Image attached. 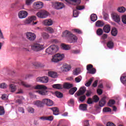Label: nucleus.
<instances>
[{"instance_id":"nucleus-1","label":"nucleus","mask_w":126,"mask_h":126,"mask_svg":"<svg viewBox=\"0 0 126 126\" xmlns=\"http://www.w3.org/2000/svg\"><path fill=\"white\" fill-rule=\"evenodd\" d=\"M33 89H39V90L36 91V93H38L39 95L42 96H46L48 95V92L49 91H47L48 87H46L44 85H37L36 86L33 87Z\"/></svg>"},{"instance_id":"nucleus-2","label":"nucleus","mask_w":126,"mask_h":126,"mask_svg":"<svg viewBox=\"0 0 126 126\" xmlns=\"http://www.w3.org/2000/svg\"><path fill=\"white\" fill-rule=\"evenodd\" d=\"M63 36L67 38L69 43H75L77 41V37L68 31H65L63 33Z\"/></svg>"},{"instance_id":"nucleus-3","label":"nucleus","mask_w":126,"mask_h":126,"mask_svg":"<svg viewBox=\"0 0 126 126\" xmlns=\"http://www.w3.org/2000/svg\"><path fill=\"white\" fill-rule=\"evenodd\" d=\"M58 51H59V46L56 45H52L46 50V53L49 55H54V54H56Z\"/></svg>"},{"instance_id":"nucleus-4","label":"nucleus","mask_w":126,"mask_h":126,"mask_svg":"<svg viewBox=\"0 0 126 126\" xmlns=\"http://www.w3.org/2000/svg\"><path fill=\"white\" fill-rule=\"evenodd\" d=\"M64 58V55L63 54L58 53L54 55L51 61L53 63H59V62L62 61Z\"/></svg>"},{"instance_id":"nucleus-5","label":"nucleus","mask_w":126,"mask_h":126,"mask_svg":"<svg viewBox=\"0 0 126 126\" xmlns=\"http://www.w3.org/2000/svg\"><path fill=\"white\" fill-rule=\"evenodd\" d=\"M31 48L32 51L39 52V51H41L44 49V46L39 43H35L32 45Z\"/></svg>"},{"instance_id":"nucleus-6","label":"nucleus","mask_w":126,"mask_h":126,"mask_svg":"<svg viewBox=\"0 0 126 126\" xmlns=\"http://www.w3.org/2000/svg\"><path fill=\"white\" fill-rule=\"evenodd\" d=\"M36 15L39 18H46L48 16V12L41 10L36 13Z\"/></svg>"},{"instance_id":"nucleus-7","label":"nucleus","mask_w":126,"mask_h":126,"mask_svg":"<svg viewBox=\"0 0 126 126\" xmlns=\"http://www.w3.org/2000/svg\"><path fill=\"white\" fill-rule=\"evenodd\" d=\"M87 70L88 71V73L90 74H95L96 73V69L93 67V65L91 64L87 65Z\"/></svg>"},{"instance_id":"nucleus-8","label":"nucleus","mask_w":126,"mask_h":126,"mask_svg":"<svg viewBox=\"0 0 126 126\" xmlns=\"http://www.w3.org/2000/svg\"><path fill=\"white\" fill-rule=\"evenodd\" d=\"M76 8L77 10H74L73 12V16H74V17H77V16H78L79 12L78 10H82V9H84V8H85V7L84 6V5H78L76 6Z\"/></svg>"},{"instance_id":"nucleus-9","label":"nucleus","mask_w":126,"mask_h":126,"mask_svg":"<svg viewBox=\"0 0 126 126\" xmlns=\"http://www.w3.org/2000/svg\"><path fill=\"white\" fill-rule=\"evenodd\" d=\"M111 17L113 19L114 21L117 22V23H120L121 22V17L117 13H113L111 14Z\"/></svg>"},{"instance_id":"nucleus-10","label":"nucleus","mask_w":126,"mask_h":126,"mask_svg":"<svg viewBox=\"0 0 126 126\" xmlns=\"http://www.w3.org/2000/svg\"><path fill=\"white\" fill-rule=\"evenodd\" d=\"M43 105H46L48 107H51L54 105L53 100L49 98H44L42 99Z\"/></svg>"},{"instance_id":"nucleus-11","label":"nucleus","mask_w":126,"mask_h":126,"mask_svg":"<svg viewBox=\"0 0 126 126\" xmlns=\"http://www.w3.org/2000/svg\"><path fill=\"white\" fill-rule=\"evenodd\" d=\"M86 91V88L85 87H82L80 88L79 91H78L75 94V97H77V96H81L84 95Z\"/></svg>"},{"instance_id":"nucleus-12","label":"nucleus","mask_w":126,"mask_h":126,"mask_svg":"<svg viewBox=\"0 0 126 126\" xmlns=\"http://www.w3.org/2000/svg\"><path fill=\"white\" fill-rule=\"evenodd\" d=\"M37 82H41L42 83H48L49 78L47 76L39 77L36 78Z\"/></svg>"},{"instance_id":"nucleus-13","label":"nucleus","mask_w":126,"mask_h":126,"mask_svg":"<svg viewBox=\"0 0 126 126\" xmlns=\"http://www.w3.org/2000/svg\"><path fill=\"white\" fill-rule=\"evenodd\" d=\"M26 37L30 41H34L36 39V35L34 33L28 32L26 33Z\"/></svg>"},{"instance_id":"nucleus-14","label":"nucleus","mask_w":126,"mask_h":126,"mask_svg":"<svg viewBox=\"0 0 126 126\" xmlns=\"http://www.w3.org/2000/svg\"><path fill=\"white\" fill-rule=\"evenodd\" d=\"M67 3L69 4H72L73 5H78L81 3V0H65Z\"/></svg>"},{"instance_id":"nucleus-15","label":"nucleus","mask_w":126,"mask_h":126,"mask_svg":"<svg viewBox=\"0 0 126 126\" xmlns=\"http://www.w3.org/2000/svg\"><path fill=\"white\" fill-rule=\"evenodd\" d=\"M28 16V12L25 10L20 11L18 13L19 18L22 19L23 18H26Z\"/></svg>"},{"instance_id":"nucleus-16","label":"nucleus","mask_w":126,"mask_h":126,"mask_svg":"<svg viewBox=\"0 0 126 126\" xmlns=\"http://www.w3.org/2000/svg\"><path fill=\"white\" fill-rule=\"evenodd\" d=\"M54 6L56 9H63L64 7V4L61 2H56L54 4Z\"/></svg>"},{"instance_id":"nucleus-17","label":"nucleus","mask_w":126,"mask_h":126,"mask_svg":"<svg viewBox=\"0 0 126 126\" xmlns=\"http://www.w3.org/2000/svg\"><path fill=\"white\" fill-rule=\"evenodd\" d=\"M61 69L63 72L69 71V70L71 69V66H70V65L65 64L61 67Z\"/></svg>"},{"instance_id":"nucleus-18","label":"nucleus","mask_w":126,"mask_h":126,"mask_svg":"<svg viewBox=\"0 0 126 126\" xmlns=\"http://www.w3.org/2000/svg\"><path fill=\"white\" fill-rule=\"evenodd\" d=\"M44 4L43 2L37 1L34 3V7L35 9H40L43 7Z\"/></svg>"},{"instance_id":"nucleus-19","label":"nucleus","mask_w":126,"mask_h":126,"mask_svg":"<svg viewBox=\"0 0 126 126\" xmlns=\"http://www.w3.org/2000/svg\"><path fill=\"white\" fill-rule=\"evenodd\" d=\"M33 105L38 107V108H43L44 104L42 101L36 100L33 102Z\"/></svg>"},{"instance_id":"nucleus-20","label":"nucleus","mask_w":126,"mask_h":126,"mask_svg":"<svg viewBox=\"0 0 126 126\" xmlns=\"http://www.w3.org/2000/svg\"><path fill=\"white\" fill-rule=\"evenodd\" d=\"M42 23L45 26H51V25H53V21L51 19H46L44 20Z\"/></svg>"},{"instance_id":"nucleus-21","label":"nucleus","mask_w":126,"mask_h":126,"mask_svg":"<svg viewBox=\"0 0 126 126\" xmlns=\"http://www.w3.org/2000/svg\"><path fill=\"white\" fill-rule=\"evenodd\" d=\"M37 19V18L35 16H32V17H30L28 19H27L26 20V23L27 24H30L32 21H35Z\"/></svg>"},{"instance_id":"nucleus-22","label":"nucleus","mask_w":126,"mask_h":126,"mask_svg":"<svg viewBox=\"0 0 126 126\" xmlns=\"http://www.w3.org/2000/svg\"><path fill=\"white\" fill-rule=\"evenodd\" d=\"M104 33H110L111 31V26L109 25H106L103 27V29Z\"/></svg>"},{"instance_id":"nucleus-23","label":"nucleus","mask_w":126,"mask_h":126,"mask_svg":"<svg viewBox=\"0 0 126 126\" xmlns=\"http://www.w3.org/2000/svg\"><path fill=\"white\" fill-rule=\"evenodd\" d=\"M106 104V97H103L99 102L100 107H104Z\"/></svg>"},{"instance_id":"nucleus-24","label":"nucleus","mask_w":126,"mask_h":126,"mask_svg":"<svg viewBox=\"0 0 126 126\" xmlns=\"http://www.w3.org/2000/svg\"><path fill=\"white\" fill-rule=\"evenodd\" d=\"M63 87L65 89H70V88L73 87V85L69 83H65L64 84Z\"/></svg>"},{"instance_id":"nucleus-25","label":"nucleus","mask_w":126,"mask_h":126,"mask_svg":"<svg viewBox=\"0 0 126 126\" xmlns=\"http://www.w3.org/2000/svg\"><path fill=\"white\" fill-rule=\"evenodd\" d=\"M48 75L52 78H56L58 77V74H57V72L54 71H49Z\"/></svg>"},{"instance_id":"nucleus-26","label":"nucleus","mask_w":126,"mask_h":126,"mask_svg":"<svg viewBox=\"0 0 126 126\" xmlns=\"http://www.w3.org/2000/svg\"><path fill=\"white\" fill-rule=\"evenodd\" d=\"M79 110L82 111H86L87 110V104H81L79 105Z\"/></svg>"},{"instance_id":"nucleus-27","label":"nucleus","mask_w":126,"mask_h":126,"mask_svg":"<svg viewBox=\"0 0 126 126\" xmlns=\"http://www.w3.org/2000/svg\"><path fill=\"white\" fill-rule=\"evenodd\" d=\"M51 109L53 111V115L55 116H58L59 115V108L57 107L51 108Z\"/></svg>"},{"instance_id":"nucleus-28","label":"nucleus","mask_w":126,"mask_h":126,"mask_svg":"<svg viewBox=\"0 0 126 126\" xmlns=\"http://www.w3.org/2000/svg\"><path fill=\"white\" fill-rule=\"evenodd\" d=\"M107 48L109 49H113L114 48V44L113 41L110 40L107 43Z\"/></svg>"},{"instance_id":"nucleus-29","label":"nucleus","mask_w":126,"mask_h":126,"mask_svg":"<svg viewBox=\"0 0 126 126\" xmlns=\"http://www.w3.org/2000/svg\"><path fill=\"white\" fill-rule=\"evenodd\" d=\"M9 89L11 92H15V91H16V85L14 84H10L9 85Z\"/></svg>"},{"instance_id":"nucleus-30","label":"nucleus","mask_w":126,"mask_h":126,"mask_svg":"<svg viewBox=\"0 0 126 126\" xmlns=\"http://www.w3.org/2000/svg\"><path fill=\"white\" fill-rule=\"evenodd\" d=\"M111 35L114 36L118 35V30L116 28H112L111 30Z\"/></svg>"},{"instance_id":"nucleus-31","label":"nucleus","mask_w":126,"mask_h":126,"mask_svg":"<svg viewBox=\"0 0 126 126\" xmlns=\"http://www.w3.org/2000/svg\"><path fill=\"white\" fill-rule=\"evenodd\" d=\"M76 91H77V88L73 87L69 90V93L70 95H73Z\"/></svg>"},{"instance_id":"nucleus-32","label":"nucleus","mask_w":126,"mask_h":126,"mask_svg":"<svg viewBox=\"0 0 126 126\" xmlns=\"http://www.w3.org/2000/svg\"><path fill=\"white\" fill-rule=\"evenodd\" d=\"M104 22L98 20L95 23V26L96 27H102L104 26Z\"/></svg>"},{"instance_id":"nucleus-33","label":"nucleus","mask_w":126,"mask_h":126,"mask_svg":"<svg viewBox=\"0 0 126 126\" xmlns=\"http://www.w3.org/2000/svg\"><path fill=\"white\" fill-rule=\"evenodd\" d=\"M62 47L63 48V50H65V51H67L71 49V46L70 45H66L64 44H62Z\"/></svg>"},{"instance_id":"nucleus-34","label":"nucleus","mask_w":126,"mask_h":126,"mask_svg":"<svg viewBox=\"0 0 126 126\" xmlns=\"http://www.w3.org/2000/svg\"><path fill=\"white\" fill-rule=\"evenodd\" d=\"M52 87L55 89H63V85L60 84H54L52 86Z\"/></svg>"},{"instance_id":"nucleus-35","label":"nucleus","mask_w":126,"mask_h":126,"mask_svg":"<svg viewBox=\"0 0 126 126\" xmlns=\"http://www.w3.org/2000/svg\"><path fill=\"white\" fill-rule=\"evenodd\" d=\"M97 15L95 14H92L91 15V20L93 21V22H95L96 20H97Z\"/></svg>"},{"instance_id":"nucleus-36","label":"nucleus","mask_w":126,"mask_h":126,"mask_svg":"<svg viewBox=\"0 0 126 126\" xmlns=\"http://www.w3.org/2000/svg\"><path fill=\"white\" fill-rule=\"evenodd\" d=\"M126 11V8L124 6L119 7L118 8V11L121 13H124Z\"/></svg>"},{"instance_id":"nucleus-37","label":"nucleus","mask_w":126,"mask_h":126,"mask_svg":"<svg viewBox=\"0 0 126 126\" xmlns=\"http://www.w3.org/2000/svg\"><path fill=\"white\" fill-rule=\"evenodd\" d=\"M96 35L98 36H102L103 35V29L99 28L96 31Z\"/></svg>"},{"instance_id":"nucleus-38","label":"nucleus","mask_w":126,"mask_h":126,"mask_svg":"<svg viewBox=\"0 0 126 126\" xmlns=\"http://www.w3.org/2000/svg\"><path fill=\"white\" fill-rule=\"evenodd\" d=\"M21 84L24 87H27V88H28L29 87H32V86L31 85H29V84H27V83L24 82V81H21Z\"/></svg>"},{"instance_id":"nucleus-39","label":"nucleus","mask_w":126,"mask_h":126,"mask_svg":"<svg viewBox=\"0 0 126 126\" xmlns=\"http://www.w3.org/2000/svg\"><path fill=\"white\" fill-rule=\"evenodd\" d=\"M116 101L114 99H110L109 102H108V105L109 107H112L113 105H114Z\"/></svg>"},{"instance_id":"nucleus-40","label":"nucleus","mask_w":126,"mask_h":126,"mask_svg":"<svg viewBox=\"0 0 126 126\" xmlns=\"http://www.w3.org/2000/svg\"><path fill=\"white\" fill-rule=\"evenodd\" d=\"M28 112L30 114H34L35 109L31 107H28Z\"/></svg>"},{"instance_id":"nucleus-41","label":"nucleus","mask_w":126,"mask_h":126,"mask_svg":"<svg viewBox=\"0 0 126 126\" xmlns=\"http://www.w3.org/2000/svg\"><path fill=\"white\" fill-rule=\"evenodd\" d=\"M56 96L58 97V98H63V94L60 92H56L55 93Z\"/></svg>"},{"instance_id":"nucleus-42","label":"nucleus","mask_w":126,"mask_h":126,"mask_svg":"<svg viewBox=\"0 0 126 126\" xmlns=\"http://www.w3.org/2000/svg\"><path fill=\"white\" fill-rule=\"evenodd\" d=\"M80 73V69L79 68H76L73 72V74L74 75H78Z\"/></svg>"},{"instance_id":"nucleus-43","label":"nucleus","mask_w":126,"mask_h":126,"mask_svg":"<svg viewBox=\"0 0 126 126\" xmlns=\"http://www.w3.org/2000/svg\"><path fill=\"white\" fill-rule=\"evenodd\" d=\"M4 108L1 106H0V116L4 115Z\"/></svg>"},{"instance_id":"nucleus-44","label":"nucleus","mask_w":126,"mask_h":126,"mask_svg":"<svg viewBox=\"0 0 126 126\" xmlns=\"http://www.w3.org/2000/svg\"><path fill=\"white\" fill-rule=\"evenodd\" d=\"M92 81H93V79L92 78L90 79L89 81L85 84V86H87V87H89V86L91 85V83H92Z\"/></svg>"},{"instance_id":"nucleus-45","label":"nucleus","mask_w":126,"mask_h":126,"mask_svg":"<svg viewBox=\"0 0 126 126\" xmlns=\"http://www.w3.org/2000/svg\"><path fill=\"white\" fill-rule=\"evenodd\" d=\"M82 79V77H81V76H79L75 78V81L77 83H78L81 81Z\"/></svg>"},{"instance_id":"nucleus-46","label":"nucleus","mask_w":126,"mask_h":126,"mask_svg":"<svg viewBox=\"0 0 126 126\" xmlns=\"http://www.w3.org/2000/svg\"><path fill=\"white\" fill-rule=\"evenodd\" d=\"M42 36L44 39H49V34L46 33V32H43L42 33Z\"/></svg>"},{"instance_id":"nucleus-47","label":"nucleus","mask_w":126,"mask_h":126,"mask_svg":"<svg viewBox=\"0 0 126 126\" xmlns=\"http://www.w3.org/2000/svg\"><path fill=\"white\" fill-rule=\"evenodd\" d=\"M46 30L49 33H54V29L50 27L46 28Z\"/></svg>"},{"instance_id":"nucleus-48","label":"nucleus","mask_w":126,"mask_h":126,"mask_svg":"<svg viewBox=\"0 0 126 126\" xmlns=\"http://www.w3.org/2000/svg\"><path fill=\"white\" fill-rule=\"evenodd\" d=\"M93 100L94 101V102H95V103H97V102H99V96H98L96 95H95L93 96Z\"/></svg>"},{"instance_id":"nucleus-49","label":"nucleus","mask_w":126,"mask_h":126,"mask_svg":"<svg viewBox=\"0 0 126 126\" xmlns=\"http://www.w3.org/2000/svg\"><path fill=\"white\" fill-rule=\"evenodd\" d=\"M121 82L123 83V84L126 85V76H123L121 77Z\"/></svg>"},{"instance_id":"nucleus-50","label":"nucleus","mask_w":126,"mask_h":126,"mask_svg":"<svg viewBox=\"0 0 126 126\" xmlns=\"http://www.w3.org/2000/svg\"><path fill=\"white\" fill-rule=\"evenodd\" d=\"M85 99H86V95H83L80 96L79 101H80V102H83L85 100Z\"/></svg>"},{"instance_id":"nucleus-51","label":"nucleus","mask_w":126,"mask_h":126,"mask_svg":"<svg viewBox=\"0 0 126 126\" xmlns=\"http://www.w3.org/2000/svg\"><path fill=\"white\" fill-rule=\"evenodd\" d=\"M7 87V85L5 83H3L0 84V88L4 89Z\"/></svg>"},{"instance_id":"nucleus-52","label":"nucleus","mask_w":126,"mask_h":126,"mask_svg":"<svg viewBox=\"0 0 126 126\" xmlns=\"http://www.w3.org/2000/svg\"><path fill=\"white\" fill-rule=\"evenodd\" d=\"M7 98H8V95H7V94H2L1 99L2 100H7Z\"/></svg>"},{"instance_id":"nucleus-53","label":"nucleus","mask_w":126,"mask_h":126,"mask_svg":"<svg viewBox=\"0 0 126 126\" xmlns=\"http://www.w3.org/2000/svg\"><path fill=\"white\" fill-rule=\"evenodd\" d=\"M54 120V116H50L46 117V121H52Z\"/></svg>"},{"instance_id":"nucleus-54","label":"nucleus","mask_w":126,"mask_h":126,"mask_svg":"<svg viewBox=\"0 0 126 126\" xmlns=\"http://www.w3.org/2000/svg\"><path fill=\"white\" fill-rule=\"evenodd\" d=\"M122 22H123L124 24H126V15L122 16Z\"/></svg>"},{"instance_id":"nucleus-55","label":"nucleus","mask_w":126,"mask_h":126,"mask_svg":"<svg viewBox=\"0 0 126 126\" xmlns=\"http://www.w3.org/2000/svg\"><path fill=\"white\" fill-rule=\"evenodd\" d=\"M33 2V0H26V3L27 5H30Z\"/></svg>"},{"instance_id":"nucleus-56","label":"nucleus","mask_w":126,"mask_h":126,"mask_svg":"<svg viewBox=\"0 0 126 126\" xmlns=\"http://www.w3.org/2000/svg\"><path fill=\"white\" fill-rule=\"evenodd\" d=\"M103 112H111V108H109V107H105L103 108Z\"/></svg>"},{"instance_id":"nucleus-57","label":"nucleus","mask_w":126,"mask_h":126,"mask_svg":"<svg viewBox=\"0 0 126 126\" xmlns=\"http://www.w3.org/2000/svg\"><path fill=\"white\" fill-rule=\"evenodd\" d=\"M18 111L19 112H20V113H22V114H24V113H25L24 108H23V107H19Z\"/></svg>"},{"instance_id":"nucleus-58","label":"nucleus","mask_w":126,"mask_h":126,"mask_svg":"<svg viewBox=\"0 0 126 126\" xmlns=\"http://www.w3.org/2000/svg\"><path fill=\"white\" fill-rule=\"evenodd\" d=\"M107 38H108V34H107L106 33H104L101 36V39H102V40H106V39H107Z\"/></svg>"},{"instance_id":"nucleus-59","label":"nucleus","mask_w":126,"mask_h":126,"mask_svg":"<svg viewBox=\"0 0 126 126\" xmlns=\"http://www.w3.org/2000/svg\"><path fill=\"white\" fill-rule=\"evenodd\" d=\"M51 42L53 44H57V43H59V40L58 39H53L51 40Z\"/></svg>"},{"instance_id":"nucleus-60","label":"nucleus","mask_w":126,"mask_h":126,"mask_svg":"<svg viewBox=\"0 0 126 126\" xmlns=\"http://www.w3.org/2000/svg\"><path fill=\"white\" fill-rule=\"evenodd\" d=\"M97 85H98V80H96L93 84L92 86L93 87H96Z\"/></svg>"},{"instance_id":"nucleus-61","label":"nucleus","mask_w":126,"mask_h":126,"mask_svg":"<svg viewBox=\"0 0 126 126\" xmlns=\"http://www.w3.org/2000/svg\"><path fill=\"white\" fill-rule=\"evenodd\" d=\"M23 90L21 89H19L18 92L16 93V94H23Z\"/></svg>"},{"instance_id":"nucleus-62","label":"nucleus","mask_w":126,"mask_h":126,"mask_svg":"<svg viewBox=\"0 0 126 126\" xmlns=\"http://www.w3.org/2000/svg\"><path fill=\"white\" fill-rule=\"evenodd\" d=\"M97 94H98V95H102V94L103 93V91L100 89H98L97 90Z\"/></svg>"},{"instance_id":"nucleus-63","label":"nucleus","mask_w":126,"mask_h":126,"mask_svg":"<svg viewBox=\"0 0 126 126\" xmlns=\"http://www.w3.org/2000/svg\"><path fill=\"white\" fill-rule=\"evenodd\" d=\"M106 126H116L113 123L108 122L106 124Z\"/></svg>"},{"instance_id":"nucleus-64","label":"nucleus","mask_w":126,"mask_h":126,"mask_svg":"<svg viewBox=\"0 0 126 126\" xmlns=\"http://www.w3.org/2000/svg\"><path fill=\"white\" fill-rule=\"evenodd\" d=\"M84 126H89V122L88 121H86L84 123Z\"/></svg>"}]
</instances>
